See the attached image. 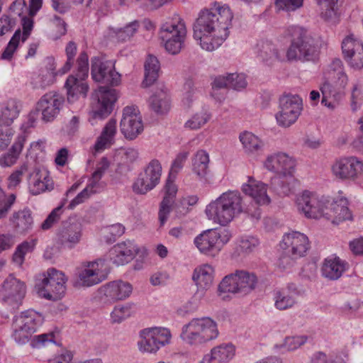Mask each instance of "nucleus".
<instances>
[{
  "label": "nucleus",
  "mask_w": 363,
  "mask_h": 363,
  "mask_svg": "<svg viewBox=\"0 0 363 363\" xmlns=\"http://www.w3.org/2000/svg\"><path fill=\"white\" fill-rule=\"evenodd\" d=\"M101 293L113 301L124 300L133 292L131 284L122 280L111 281L101 288Z\"/></svg>",
  "instance_id": "nucleus-27"
},
{
  "label": "nucleus",
  "mask_w": 363,
  "mask_h": 363,
  "mask_svg": "<svg viewBox=\"0 0 363 363\" xmlns=\"http://www.w3.org/2000/svg\"><path fill=\"white\" fill-rule=\"evenodd\" d=\"M338 0H318L320 16L329 23H335L337 18Z\"/></svg>",
  "instance_id": "nucleus-41"
},
{
  "label": "nucleus",
  "mask_w": 363,
  "mask_h": 363,
  "mask_svg": "<svg viewBox=\"0 0 363 363\" xmlns=\"http://www.w3.org/2000/svg\"><path fill=\"white\" fill-rule=\"evenodd\" d=\"M36 319H14L12 323L13 334L15 342L18 345L27 343L32 334L36 332Z\"/></svg>",
  "instance_id": "nucleus-23"
},
{
  "label": "nucleus",
  "mask_w": 363,
  "mask_h": 363,
  "mask_svg": "<svg viewBox=\"0 0 363 363\" xmlns=\"http://www.w3.org/2000/svg\"><path fill=\"white\" fill-rule=\"evenodd\" d=\"M140 337V340L138 342L139 350L143 353L155 354L170 343L172 334L167 328L152 327L142 330Z\"/></svg>",
  "instance_id": "nucleus-9"
},
{
  "label": "nucleus",
  "mask_w": 363,
  "mask_h": 363,
  "mask_svg": "<svg viewBox=\"0 0 363 363\" xmlns=\"http://www.w3.org/2000/svg\"><path fill=\"white\" fill-rule=\"evenodd\" d=\"M77 76L85 79L88 77L89 72V64H88V55L85 52H82L79 54L77 58Z\"/></svg>",
  "instance_id": "nucleus-58"
},
{
  "label": "nucleus",
  "mask_w": 363,
  "mask_h": 363,
  "mask_svg": "<svg viewBox=\"0 0 363 363\" xmlns=\"http://www.w3.org/2000/svg\"><path fill=\"white\" fill-rule=\"evenodd\" d=\"M283 253L279 265L283 269L293 266L296 259L305 256L309 249V241L306 235L299 232H292L284 235L280 244Z\"/></svg>",
  "instance_id": "nucleus-6"
},
{
  "label": "nucleus",
  "mask_w": 363,
  "mask_h": 363,
  "mask_svg": "<svg viewBox=\"0 0 363 363\" xmlns=\"http://www.w3.org/2000/svg\"><path fill=\"white\" fill-rule=\"evenodd\" d=\"M186 35L184 22L177 15L160 27V38L164 43V48L169 54L177 55L181 51Z\"/></svg>",
  "instance_id": "nucleus-8"
},
{
  "label": "nucleus",
  "mask_w": 363,
  "mask_h": 363,
  "mask_svg": "<svg viewBox=\"0 0 363 363\" xmlns=\"http://www.w3.org/2000/svg\"><path fill=\"white\" fill-rule=\"evenodd\" d=\"M122 134L125 138L133 140L143 130V124L140 111L135 106H126L123 110L120 123Z\"/></svg>",
  "instance_id": "nucleus-19"
},
{
  "label": "nucleus",
  "mask_w": 363,
  "mask_h": 363,
  "mask_svg": "<svg viewBox=\"0 0 363 363\" xmlns=\"http://www.w3.org/2000/svg\"><path fill=\"white\" fill-rule=\"evenodd\" d=\"M208 218L220 225L225 226L242 213H247L252 218H261V209L253 204L245 207L243 198L238 191H228L223 193L206 208Z\"/></svg>",
  "instance_id": "nucleus-2"
},
{
  "label": "nucleus",
  "mask_w": 363,
  "mask_h": 363,
  "mask_svg": "<svg viewBox=\"0 0 363 363\" xmlns=\"http://www.w3.org/2000/svg\"><path fill=\"white\" fill-rule=\"evenodd\" d=\"M65 52L67 60L64 66L60 70V72L62 74L67 72L73 65L74 58L77 52V45L73 41H69L66 46Z\"/></svg>",
  "instance_id": "nucleus-55"
},
{
  "label": "nucleus",
  "mask_w": 363,
  "mask_h": 363,
  "mask_svg": "<svg viewBox=\"0 0 363 363\" xmlns=\"http://www.w3.org/2000/svg\"><path fill=\"white\" fill-rule=\"evenodd\" d=\"M233 18L230 7L214 2L209 9L202 10L194 23V38L202 49L213 51L220 47L229 35Z\"/></svg>",
  "instance_id": "nucleus-1"
},
{
  "label": "nucleus",
  "mask_w": 363,
  "mask_h": 363,
  "mask_svg": "<svg viewBox=\"0 0 363 363\" xmlns=\"http://www.w3.org/2000/svg\"><path fill=\"white\" fill-rule=\"evenodd\" d=\"M345 59L351 67L356 69L363 67V43L352 35L346 37L342 43Z\"/></svg>",
  "instance_id": "nucleus-22"
},
{
  "label": "nucleus",
  "mask_w": 363,
  "mask_h": 363,
  "mask_svg": "<svg viewBox=\"0 0 363 363\" xmlns=\"http://www.w3.org/2000/svg\"><path fill=\"white\" fill-rule=\"evenodd\" d=\"M303 0H276V6L279 9L294 11L303 6Z\"/></svg>",
  "instance_id": "nucleus-59"
},
{
  "label": "nucleus",
  "mask_w": 363,
  "mask_h": 363,
  "mask_svg": "<svg viewBox=\"0 0 363 363\" xmlns=\"http://www.w3.org/2000/svg\"><path fill=\"white\" fill-rule=\"evenodd\" d=\"M138 28L139 22L134 21L123 28L113 29V33L119 41L125 42L130 40L135 35Z\"/></svg>",
  "instance_id": "nucleus-47"
},
{
  "label": "nucleus",
  "mask_w": 363,
  "mask_h": 363,
  "mask_svg": "<svg viewBox=\"0 0 363 363\" xmlns=\"http://www.w3.org/2000/svg\"><path fill=\"white\" fill-rule=\"evenodd\" d=\"M247 86L246 77L244 74H230V88L240 90Z\"/></svg>",
  "instance_id": "nucleus-60"
},
{
  "label": "nucleus",
  "mask_w": 363,
  "mask_h": 363,
  "mask_svg": "<svg viewBox=\"0 0 363 363\" xmlns=\"http://www.w3.org/2000/svg\"><path fill=\"white\" fill-rule=\"evenodd\" d=\"M174 203V199L164 196L160 203L158 213L160 225H163L167 220L168 216L172 211V205Z\"/></svg>",
  "instance_id": "nucleus-53"
},
{
  "label": "nucleus",
  "mask_w": 363,
  "mask_h": 363,
  "mask_svg": "<svg viewBox=\"0 0 363 363\" xmlns=\"http://www.w3.org/2000/svg\"><path fill=\"white\" fill-rule=\"evenodd\" d=\"M326 206H328V209L325 208V212H328L332 215L328 219L333 218V223L351 220L352 218V213L347 207V201L346 199H340L339 201H335L333 203L327 201Z\"/></svg>",
  "instance_id": "nucleus-33"
},
{
  "label": "nucleus",
  "mask_w": 363,
  "mask_h": 363,
  "mask_svg": "<svg viewBox=\"0 0 363 363\" xmlns=\"http://www.w3.org/2000/svg\"><path fill=\"white\" fill-rule=\"evenodd\" d=\"M84 79L72 75L67 78L65 86L69 101H74L79 95L86 96L89 86Z\"/></svg>",
  "instance_id": "nucleus-35"
},
{
  "label": "nucleus",
  "mask_w": 363,
  "mask_h": 363,
  "mask_svg": "<svg viewBox=\"0 0 363 363\" xmlns=\"http://www.w3.org/2000/svg\"><path fill=\"white\" fill-rule=\"evenodd\" d=\"M36 242L37 240L33 239L30 241H23L19 244L13 254V262L18 267H21L24 262L26 255L33 251Z\"/></svg>",
  "instance_id": "nucleus-44"
},
{
  "label": "nucleus",
  "mask_w": 363,
  "mask_h": 363,
  "mask_svg": "<svg viewBox=\"0 0 363 363\" xmlns=\"http://www.w3.org/2000/svg\"><path fill=\"white\" fill-rule=\"evenodd\" d=\"M258 238L254 236H243L238 240L237 251L239 255H249L255 251L259 246Z\"/></svg>",
  "instance_id": "nucleus-46"
},
{
  "label": "nucleus",
  "mask_w": 363,
  "mask_h": 363,
  "mask_svg": "<svg viewBox=\"0 0 363 363\" xmlns=\"http://www.w3.org/2000/svg\"><path fill=\"white\" fill-rule=\"evenodd\" d=\"M27 139L28 133L26 132H21L16 135L9 150L0 156L1 167H10L17 162Z\"/></svg>",
  "instance_id": "nucleus-26"
},
{
  "label": "nucleus",
  "mask_w": 363,
  "mask_h": 363,
  "mask_svg": "<svg viewBox=\"0 0 363 363\" xmlns=\"http://www.w3.org/2000/svg\"><path fill=\"white\" fill-rule=\"evenodd\" d=\"M82 235V230L81 225L73 223L62 228L60 230L58 239L62 245L72 249L80 242Z\"/></svg>",
  "instance_id": "nucleus-31"
},
{
  "label": "nucleus",
  "mask_w": 363,
  "mask_h": 363,
  "mask_svg": "<svg viewBox=\"0 0 363 363\" xmlns=\"http://www.w3.org/2000/svg\"><path fill=\"white\" fill-rule=\"evenodd\" d=\"M91 77L96 82L117 86L121 82V74L115 70L111 60L101 61L98 57L91 60Z\"/></svg>",
  "instance_id": "nucleus-18"
},
{
  "label": "nucleus",
  "mask_w": 363,
  "mask_h": 363,
  "mask_svg": "<svg viewBox=\"0 0 363 363\" xmlns=\"http://www.w3.org/2000/svg\"><path fill=\"white\" fill-rule=\"evenodd\" d=\"M235 354V347L232 343H223L213 347L206 354L200 363H228Z\"/></svg>",
  "instance_id": "nucleus-25"
},
{
  "label": "nucleus",
  "mask_w": 363,
  "mask_h": 363,
  "mask_svg": "<svg viewBox=\"0 0 363 363\" xmlns=\"http://www.w3.org/2000/svg\"><path fill=\"white\" fill-rule=\"evenodd\" d=\"M15 200L16 196L13 194H10L8 198H6L4 192L0 187V219L6 217Z\"/></svg>",
  "instance_id": "nucleus-54"
},
{
  "label": "nucleus",
  "mask_w": 363,
  "mask_h": 363,
  "mask_svg": "<svg viewBox=\"0 0 363 363\" xmlns=\"http://www.w3.org/2000/svg\"><path fill=\"white\" fill-rule=\"evenodd\" d=\"M116 124V120L114 118H111L107 122L94 145L96 152L109 148L115 143V136L117 133Z\"/></svg>",
  "instance_id": "nucleus-32"
},
{
  "label": "nucleus",
  "mask_w": 363,
  "mask_h": 363,
  "mask_svg": "<svg viewBox=\"0 0 363 363\" xmlns=\"http://www.w3.org/2000/svg\"><path fill=\"white\" fill-rule=\"evenodd\" d=\"M162 166L159 160H152L139 173L133 184V191L138 194H145L160 183Z\"/></svg>",
  "instance_id": "nucleus-11"
},
{
  "label": "nucleus",
  "mask_w": 363,
  "mask_h": 363,
  "mask_svg": "<svg viewBox=\"0 0 363 363\" xmlns=\"http://www.w3.org/2000/svg\"><path fill=\"white\" fill-rule=\"evenodd\" d=\"M242 190L258 206L267 205L270 203V198L267 194V185L252 177H249L248 183L242 185Z\"/></svg>",
  "instance_id": "nucleus-28"
},
{
  "label": "nucleus",
  "mask_w": 363,
  "mask_h": 363,
  "mask_svg": "<svg viewBox=\"0 0 363 363\" xmlns=\"http://www.w3.org/2000/svg\"><path fill=\"white\" fill-rule=\"evenodd\" d=\"M39 172H36L35 177L33 178L34 182L33 186L30 187V191L33 195H38L41 192L45 191L46 189H49L48 184L47 182V177L45 176L43 180H41L40 177H37Z\"/></svg>",
  "instance_id": "nucleus-62"
},
{
  "label": "nucleus",
  "mask_w": 363,
  "mask_h": 363,
  "mask_svg": "<svg viewBox=\"0 0 363 363\" xmlns=\"http://www.w3.org/2000/svg\"><path fill=\"white\" fill-rule=\"evenodd\" d=\"M19 114L18 103L14 99H9L0 104V125L9 126Z\"/></svg>",
  "instance_id": "nucleus-36"
},
{
  "label": "nucleus",
  "mask_w": 363,
  "mask_h": 363,
  "mask_svg": "<svg viewBox=\"0 0 363 363\" xmlns=\"http://www.w3.org/2000/svg\"><path fill=\"white\" fill-rule=\"evenodd\" d=\"M67 199H64L61 204L57 208H54L51 213L48 216L46 219L42 223L41 228L44 230L50 229L55 223H57L63 212V206H65Z\"/></svg>",
  "instance_id": "nucleus-52"
},
{
  "label": "nucleus",
  "mask_w": 363,
  "mask_h": 363,
  "mask_svg": "<svg viewBox=\"0 0 363 363\" xmlns=\"http://www.w3.org/2000/svg\"><path fill=\"white\" fill-rule=\"evenodd\" d=\"M9 222L16 233L25 235L30 232L34 225L33 213L28 207L16 211L9 218Z\"/></svg>",
  "instance_id": "nucleus-24"
},
{
  "label": "nucleus",
  "mask_w": 363,
  "mask_h": 363,
  "mask_svg": "<svg viewBox=\"0 0 363 363\" xmlns=\"http://www.w3.org/2000/svg\"><path fill=\"white\" fill-rule=\"evenodd\" d=\"M54 333H44L37 336H35L33 341L32 345L33 347H39L40 346H45L49 343L55 344Z\"/></svg>",
  "instance_id": "nucleus-63"
},
{
  "label": "nucleus",
  "mask_w": 363,
  "mask_h": 363,
  "mask_svg": "<svg viewBox=\"0 0 363 363\" xmlns=\"http://www.w3.org/2000/svg\"><path fill=\"white\" fill-rule=\"evenodd\" d=\"M110 162L108 160L104 157L98 162L96 170L92 173L91 177L89 180V184L84 190L91 194L100 192L104 187V183L100 180L108 169Z\"/></svg>",
  "instance_id": "nucleus-30"
},
{
  "label": "nucleus",
  "mask_w": 363,
  "mask_h": 363,
  "mask_svg": "<svg viewBox=\"0 0 363 363\" xmlns=\"http://www.w3.org/2000/svg\"><path fill=\"white\" fill-rule=\"evenodd\" d=\"M26 294L24 282L9 276L0 287V301L8 304H18Z\"/></svg>",
  "instance_id": "nucleus-20"
},
{
  "label": "nucleus",
  "mask_w": 363,
  "mask_h": 363,
  "mask_svg": "<svg viewBox=\"0 0 363 363\" xmlns=\"http://www.w3.org/2000/svg\"><path fill=\"white\" fill-rule=\"evenodd\" d=\"M151 108L158 114L167 113L170 108V100L167 93L160 90L152 95L149 100Z\"/></svg>",
  "instance_id": "nucleus-40"
},
{
  "label": "nucleus",
  "mask_w": 363,
  "mask_h": 363,
  "mask_svg": "<svg viewBox=\"0 0 363 363\" xmlns=\"http://www.w3.org/2000/svg\"><path fill=\"white\" fill-rule=\"evenodd\" d=\"M139 251V247L133 241L126 240L113 246L108 256L114 264L120 266L133 260Z\"/></svg>",
  "instance_id": "nucleus-21"
},
{
  "label": "nucleus",
  "mask_w": 363,
  "mask_h": 363,
  "mask_svg": "<svg viewBox=\"0 0 363 363\" xmlns=\"http://www.w3.org/2000/svg\"><path fill=\"white\" fill-rule=\"evenodd\" d=\"M239 138L247 154H257L262 150L263 142L253 133L244 132L240 135Z\"/></svg>",
  "instance_id": "nucleus-39"
},
{
  "label": "nucleus",
  "mask_w": 363,
  "mask_h": 363,
  "mask_svg": "<svg viewBox=\"0 0 363 363\" xmlns=\"http://www.w3.org/2000/svg\"><path fill=\"white\" fill-rule=\"evenodd\" d=\"M229 239L227 232L220 233L215 230H208L196 236L194 242L200 252L215 257Z\"/></svg>",
  "instance_id": "nucleus-12"
},
{
  "label": "nucleus",
  "mask_w": 363,
  "mask_h": 363,
  "mask_svg": "<svg viewBox=\"0 0 363 363\" xmlns=\"http://www.w3.org/2000/svg\"><path fill=\"white\" fill-rule=\"evenodd\" d=\"M296 205L298 211L308 218H329L332 216L328 212H325V208L328 209L326 202L307 191L297 197Z\"/></svg>",
  "instance_id": "nucleus-14"
},
{
  "label": "nucleus",
  "mask_w": 363,
  "mask_h": 363,
  "mask_svg": "<svg viewBox=\"0 0 363 363\" xmlns=\"http://www.w3.org/2000/svg\"><path fill=\"white\" fill-rule=\"evenodd\" d=\"M55 68L42 69L40 72L32 78L31 84L34 89H45L55 81Z\"/></svg>",
  "instance_id": "nucleus-43"
},
{
  "label": "nucleus",
  "mask_w": 363,
  "mask_h": 363,
  "mask_svg": "<svg viewBox=\"0 0 363 363\" xmlns=\"http://www.w3.org/2000/svg\"><path fill=\"white\" fill-rule=\"evenodd\" d=\"M211 118V114L206 109L194 114L184 124L186 128L198 130L203 127Z\"/></svg>",
  "instance_id": "nucleus-45"
},
{
  "label": "nucleus",
  "mask_w": 363,
  "mask_h": 363,
  "mask_svg": "<svg viewBox=\"0 0 363 363\" xmlns=\"http://www.w3.org/2000/svg\"><path fill=\"white\" fill-rule=\"evenodd\" d=\"M107 260L100 258L94 262H89L87 268L79 274L77 284L80 286H91L104 280L108 272Z\"/></svg>",
  "instance_id": "nucleus-17"
},
{
  "label": "nucleus",
  "mask_w": 363,
  "mask_h": 363,
  "mask_svg": "<svg viewBox=\"0 0 363 363\" xmlns=\"http://www.w3.org/2000/svg\"><path fill=\"white\" fill-rule=\"evenodd\" d=\"M219 335L217 324L213 319H191L184 325L181 339L190 345H199L215 340Z\"/></svg>",
  "instance_id": "nucleus-5"
},
{
  "label": "nucleus",
  "mask_w": 363,
  "mask_h": 363,
  "mask_svg": "<svg viewBox=\"0 0 363 363\" xmlns=\"http://www.w3.org/2000/svg\"><path fill=\"white\" fill-rule=\"evenodd\" d=\"M275 162L279 163L280 171L279 174L283 177H289L291 181H294L293 174L295 170V160L285 153H278V157L275 158Z\"/></svg>",
  "instance_id": "nucleus-42"
},
{
  "label": "nucleus",
  "mask_w": 363,
  "mask_h": 363,
  "mask_svg": "<svg viewBox=\"0 0 363 363\" xmlns=\"http://www.w3.org/2000/svg\"><path fill=\"white\" fill-rule=\"evenodd\" d=\"M287 35L291 37V43L286 52L289 61H315L319 55L318 41L308 34L307 30L298 26L288 27Z\"/></svg>",
  "instance_id": "nucleus-3"
},
{
  "label": "nucleus",
  "mask_w": 363,
  "mask_h": 363,
  "mask_svg": "<svg viewBox=\"0 0 363 363\" xmlns=\"http://www.w3.org/2000/svg\"><path fill=\"white\" fill-rule=\"evenodd\" d=\"M186 92L183 98V103L188 107L190 106L191 102L196 98L197 90L194 88V83L191 80H188L184 84Z\"/></svg>",
  "instance_id": "nucleus-61"
},
{
  "label": "nucleus",
  "mask_w": 363,
  "mask_h": 363,
  "mask_svg": "<svg viewBox=\"0 0 363 363\" xmlns=\"http://www.w3.org/2000/svg\"><path fill=\"white\" fill-rule=\"evenodd\" d=\"M257 283V276L245 270H236L226 275L218 285L219 296L225 298V294H247L254 290Z\"/></svg>",
  "instance_id": "nucleus-7"
},
{
  "label": "nucleus",
  "mask_w": 363,
  "mask_h": 363,
  "mask_svg": "<svg viewBox=\"0 0 363 363\" xmlns=\"http://www.w3.org/2000/svg\"><path fill=\"white\" fill-rule=\"evenodd\" d=\"M96 101L92 106V117L104 119L112 111L113 105L117 100L116 90L108 86H100L94 95Z\"/></svg>",
  "instance_id": "nucleus-15"
},
{
  "label": "nucleus",
  "mask_w": 363,
  "mask_h": 363,
  "mask_svg": "<svg viewBox=\"0 0 363 363\" xmlns=\"http://www.w3.org/2000/svg\"><path fill=\"white\" fill-rule=\"evenodd\" d=\"M65 103L64 96L57 91L44 94L36 104V111L41 113V119L45 123L53 121L59 115Z\"/></svg>",
  "instance_id": "nucleus-16"
},
{
  "label": "nucleus",
  "mask_w": 363,
  "mask_h": 363,
  "mask_svg": "<svg viewBox=\"0 0 363 363\" xmlns=\"http://www.w3.org/2000/svg\"><path fill=\"white\" fill-rule=\"evenodd\" d=\"M138 308L133 303L119 304L111 313V318H129L137 315Z\"/></svg>",
  "instance_id": "nucleus-49"
},
{
  "label": "nucleus",
  "mask_w": 363,
  "mask_h": 363,
  "mask_svg": "<svg viewBox=\"0 0 363 363\" xmlns=\"http://www.w3.org/2000/svg\"><path fill=\"white\" fill-rule=\"evenodd\" d=\"M346 268L347 262L340 257H328L322 267V275L330 280H337L342 275Z\"/></svg>",
  "instance_id": "nucleus-29"
},
{
  "label": "nucleus",
  "mask_w": 363,
  "mask_h": 363,
  "mask_svg": "<svg viewBox=\"0 0 363 363\" xmlns=\"http://www.w3.org/2000/svg\"><path fill=\"white\" fill-rule=\"evenodd\" d=\"M230 89V74L227 75H219L216 77L212 83L211 95L219 101H222L225 99V94L218 93L220 89Z\"/></svg>",
  "instance_id": "nucleus-48"
},
{
  "label": "nucleus",
  "mask_w": 363,
  "mask_h": 363,
  "mask_svg": "<svg viewBox=\"0 0 363 363\" xmlns=\"http://www.w3.org/2000/svg\"><path fill=\"white\" fill-rule=\"evenodd\" d=\"M284 182L285 181L281 177H274L271 179V186L274 191H278L279 194L287 195L291 191V187L289 186V183L284 185Z\"/></svg>",
  "instance_id": "nucleus-64"
},
{
  "label": "nucleus",
  "mask_w": 363,
  "mask_h": 363,
  "mask_svg": "<svg viewBox=\"0 0 363 363\" xmlns=\"http://www.w3.org/2000/svg\"><path fill=\"white\" fill-rule=\"evenodd\" d=\"M209 155L203 150L196 152L192 162L193 172L199 179H206L209 172Z\"/></svg>",
  "instance_id": "nucleus-38"
},
{
  "label": "nucleus",
  "mask_w": 363,
  "mask_h": 363,
  "mask_svg": "<svg viewBox=\"0 0 363 363\" xmlns=\"http://www.w3.org/2000/svg\"><path fill=\"white\" fill-rule=\"evenodd\" d=\"M333 176L341 180H355L363 174V161L355 156L336 160L331 167Z\"/></svg>",
  "instance_id": "nucleus-13"
},
{
  "label": "nucleus",
  "mask_w": 363,
  "mask_h": 363,
  "mask_svg": "<svg viewBox=\"0 0 363 363\" xmlns=\"http://www.w3.org/2000/svg\"><path fill=\"white\" fill-rule=\"evenodd\" d=\"M296 303L295 298L292 295L282 289L276 293L275 295V306L279 310H286L291 308Z\"/></svg>",
  "instance_id": "nucleus-50"
},
{
  "label": "nucleus",
  "mask_w": 363,
  "mask_h": 363,
  "mask_svg": "<svg viewBox=\"0 0 363 363\" xmlns=\"http://www.w3.org/2000/svg\"><path fill=\"white\" fill-rule=\"evenodd\" d=\"M307 340L306 335L286 337L284 340V347L289 351H294L304 345Z\"/></svg>",
  "instance_id": "nucleus-56"
},
{
  "label": "nucleus",
  "mask_w": 363,
  "mask_h": 363,
  "mask_svg": "<svg viewBox=\"0 0 363 363\" xmlns=\"http://www.w3.org/2000/svg\"><path fill=\"white\" fill-rule=\"evenodd\" d=\"M214 269L209 264H203L196 267L193 272L192 279L198 288L202 290L208 289L213 283Z\"/></svg>",
  "instance_id": "nucleus-34"
},
{
  "label": "nucleus",
  "mask_w": 363,
  "mask_h": 363,
  "mask_svg": "<svg viewBox=\"0 0 363 363\" xmlns=\"http://www.w3.org/2000/svg\"><path fill=\"white\" fill-rule=\"evenodd\" d=\"M67 281L62 272L50 268L36 277L35 291L41 298L57 301L65 296Z\"/></svg>",
  "instance_id": "nucleus-4"
},
{
  "label": "nucleus",
  "mask_w": 363,
  "mask_h": 363,
  "mask_svg": "<svg viewBox=\"0 0 363 363\" xmlns=\"http://www.w3.org/2000/svg\"><path fill=\"white\" fill-rule=\"evenodd\" d=\"M145 79L142 83L143 87L152 85L159 77L160 68L157 58L153 55H148L145 62Z\"/></svg>",
  "instance_id": "nucleus-37"
},
{
  "label": "nucleus",
  "mask_w": 363,
  "mask_h": 363,
  "mask_svg": "<svg viewBox=\"0 0 363 363\" xmlns=\"http://www.w3.org/2000/svg\"><path fill=\"white\" fill-rule=\"evenodd\" d=\"M302 110V99L296 94H284L279 99V111L276 114L278 124L289 127L298 119Z\"/></svg>",
  "instance_id": "nucleus-10"
},
{
  "label": "nucleus",
  "mask_w": 363,
  "mask_h": 363,
  "mask_svg": "<svg viewBox=\"0 0 363 363\" xmlns=\"http://www.w3.org/2000/svg\"><path fill=\"white\" fill-rule=\"evenodd\" d=\"M189 153L183 152L179 153L173 161L169 171V177H175L178 172L183 168L188 157Z\"/></svg>",
  "instance_id": "nucleus-57"
},
{
  "label": "nucleus",
  "mask_w": 363,
  "mask_h": 363,
  "mask_svg": "<svg viewBox=\"0 0 363 363\" xmlns=\"http://www.w3.org/2000/svg\"><path fill=\"white\" fill-rule=\"evenodd\" d=\"M258 55L263 61L279 59L278 51L270 42H262L258 44Z\"/></svg>",
  "instance_id": "nucleus-51"
}]
</instances>
